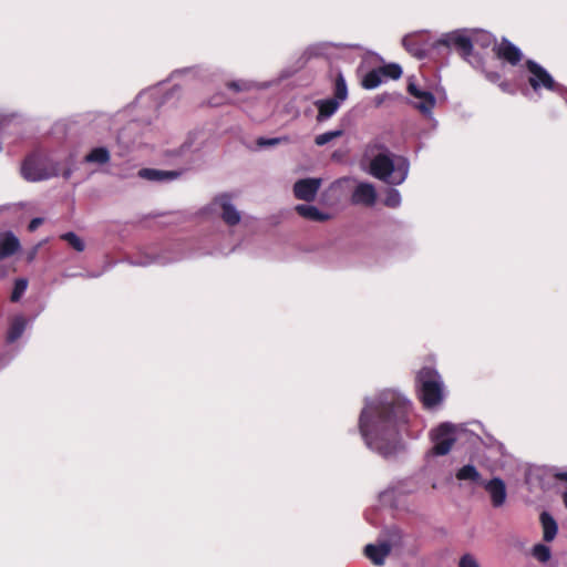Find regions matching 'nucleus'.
Masks as SVG:
<instances>
[{
  "label": "nucleus",
  "instance_id": "31",
  "mask_svg": "<svg viewBox=\"0 0 567 567\" xmlns=\"http://www.w3.org/2000/svg\"><path fill=\"white\" fill-rule=\"evenodd\" d=\"M341 135H342L341 130L326 132V133L317 135L315 138V143L318 146H323V145L330 143L332 140L340 137Z\"/></svg>",
  "mask_w": 567,
  "mask_h": 567
},
{
  "label": "nucleus",
  "instance_id": "36",
  "mask_svg": "<svg viewBox=\"0 0 567 567\" xmlns=\"http://www.w3.org/2000/svg\"><path fill=\"white\" fill-rule=\"evenodd\" d=\"M208 103L212 106H219V105L226 104L227 101H226V97L223 94H216V95L210 97Z\"/></svg>",
  "mask_w": 567,
  "mask_h": 567
},
{
  "label": "nucleus",
  "instance_id": "27",
  "mask_svg": "<svg viewBox=\"0 0 567 567\" xmlns=\"http://www.w3.org/2000/svg\"><path fill=\"white\" fill-rule=\"evenodd\" d=\"M61 240H64L71 246L75 251L82 252L85 249V244L75 233L69 231L65 234H62L60 236Z\"/></svg>",
  "mask_w": 567,
  "mask_h": 567
},
{
  "label": "nucleus",
  "instance_id": "14",
  "mask_svg": "<svg viewBox=\"0 0 567 567\" xmlns=\"http://www.w3.org/2000/svg\"><path fill=\"white\" fill-rule=\"evenodd\" d=\"M21 248L18 237L12 231L0 234V259L8 258Z\"/></svg>",
  "mask_w": 567,
  "mask_h": 567
},
{
  "label": "nucleus",
  "instance_id": "22",
  "mask_svg": "<svg viewBox=\"0 0 567 567\" xmlns=\"http://www.w3.org/2000/svg\"><path fill=\"white\" fill-rule=\"evenodd\" d=\"M27 327V320L23 316H16L9 326L8 332H7V341L9 343H12L17 341L22 333L24 332Z\"/></svg>",
  "mask_w": 567,
  "mask_h": 567
},
{
  "label": "nucleus",
  "instance_id": "40",
  "mask_svg": "<svg viewBox=\"0 0 567 567\" xmlns=\"http://www.w3.org/2000/svg\"><path fill=\"white\" fill-rule=\"evenodd\" d=\"M3 259H0V280L4 279L9 272H10V267L6 266L3 262H2Z\"/></svg>",
  "mask_w": 567,
  "mask_h": 567
},
{
  "label": "nucleus",
  "instance_id": "6",
  "mask_svg": "<svg viewBox=\"0 0 567 567\" xmlns=\"http://www.w3.org/2000/svg\"><path fill=\"white\" fill-rule=\"evenodd\" d=\"M439 45L455 50L464 60H468L473 52V40L460 31L445 34L434 44Z\"/></svg>",
  "mask_w": 567,
  "mask_h": 567
},
{
  "label": "nucleus",
  "instance_id": "9",
  "mask_svg": "<svg viewBox=\"0 0 567 567\" xmlns=\"http://www.w3.org/2000/svg\"><path fill=\"white\" fill-rule=\"evenodd\" d=\"M321 186L320 178L299 179L293 185V195L297 199L312 202Z\"/></svg>",
  "mask_w": 567,
  "mask_h": 567
},
{
  "label": "nucleus",
  "instance_id": "35",
  "mask_svg": "<svg viewBox=\"0 0 567 567\" xmlns=\"http://www.w3.org/2000/svg\"><path fill=\"white\" fill-rule=\"evenodd\" d=\"M460 567H481L477 560L471 554H465L461 557Z\"/></svg>",
  "mask_w": 567,
  "mask_h": 567
},
{
  "label": "nucleus",
  "instance_id": "4",
  "mask_svg": "<svg viewBox=\"0 0 567 567\" xmlns=\"http://www.w3.org/2000/svg\"><path fill=\"white\" fill-rule=\"evenodd\" d=\"M59 165L48 156L39 153L30 154L25 157L21 166V174L29 182H39L58 176Z\"/></svg>",
  "mask_w": 567,
  "mask_h": 567
},
{
  "label": "nucleus",
  "instance_id": "2",
  "mask_svg": "<svg viewBox=\"0 0 567 567\" xmlns=\"http://www.w3.org/2000/svg\"><path fill=\"white\" fill-rule=\"evenodd\" d=\"M393 157L394 155L388 151L375 155L370 162V174L390 185L402 184L408 177L409 162L401 156L394 162Z\"/></svg>",
  "mask_w": 567,
  "mask_h": 567
},
{
  "label": "nucleus",
  "instance_id": "18",
  "mask_svg": "<svg viewBox=\"0 0 567 567\" xmlns=\"http://www.w3.org/2000/svg\"><path fill=\"white\" fill-rule=\"evenodd\" d=\"M138 176L152 181V182H163V181H172L179 176V173L176 171H162L155 168H142L138 172Z\"/></svg>",
  "mask_w": 567,
  "mask_h": 567
},
{
  "label": "nucleus",
  "instance_id": "43",
  "mask_svg": "<svg viewBox=\"0 0 567 567\" xmlns=\"http://www.w3.org/2000/svg\"><path fill=\"white\" fill-rule=\"evenodd\" d=\"M563 501H564V505L566 506L567 508V492L564 494L563 496Z\"/></svg>",
  "mask_w": 567,
  "mask_h": 567
},
{
  "label": "nucleus",
  "instance_id": "39",
  "mask_svg": "<svg viewBox=\"0 0 567 567\" xmlns=\"http://www.w3.org/2000/svg\"><path fill=\"white\" fill-rule=\"evenodd\" d=\"M485 78L492 83H497V82H499L502 76L498 72L488 71V72H485Z\"/></svg>",
  "mask_w": 567,
  "mask_h": 567
},
{
  "label": "nucleus",
  "instance_id": "33",
  "mask_svg": "<svg viewBox=\"0 0 567 567\" xmlns=\"http://www.w3.org/2000/svg\"><path fill=\"white\" fill-rule=\"evenodd\" d=\"M288 142H289L288 136L272 137V138L259 137L257 140V145L260 147H265V146H275V145H279L281 143H288Z\"/></svg>",
  "mask_w": 567,
  "mask_h": 567
},
{
  "label": "nucleus",
  "instance_id": "13",
  "mask_svg": "<svg viewBox=\"0 0 567 567\" xmlns=\"http://www.w3.org/2000/svg\"><path fill=\"white\" fill-rule=\"evenodd\" d=\"M351 200L357 205L373 206L377 200V192L372 184L360 183L352 193Z\"/></svg>",
  "mask_w": 567,
  "mask_h": 567
},
{
  "label": "nucleus",
  "instance_id": "10",
  "mask_svg": "<svg viewBox=\"0 0 567 567\" xmlns=\"http://www.w3.org/2000/svg\"><path fill=\"white\" fill-rule=\"evenodd\" d=\"M409 94L419 99L420 102L414 106L423 114H430L435 106L436 100L430 91H423L414 82H409L406 87Z\"/></svg>",
  "mask_w": 567,
  "mask_h": 567
},
{
  "label": "nucleus",
  "instance_id": "41",
  "mask_svg": "<svg viewBox=\"0 0 567 567\" xmlns=\"http://www.w3.org/2000/svg\"><path fill=\"white\" fill-rule=\"evenodd\" d=\"M554 476L559 481L567 482V472H558Z\"/></svg>",
  "mask_w": 567,
  "mask_h": 567
},
{
  "label": "nucleus",
  "instance_id": "38",
  "mask_svg": "<svg viewBox=\"0 0 567 567\" xmlns=\"http://www.w3.org/2000/svg\"><path fill=\"white\" fill-rule=\"evenodd\" d=\"M43 221L44 220L41 217H35V218L31 219V221L28 225V230L31 233L35 231L38 229V227L43 224Z\"/></svg>",
  "mask_w": 567,
  "mask_h": 567
},
{
  "label": "nucleus",
  "instance_id": "1",
  "mask_svg": "<svg viewBox=\"0 0 567 567\" xmlns=\"http://www.w3.org/2000/svg\"><path fill=\"white\" fill-rule=\"evenodd\" d=\"M411 403L401 395L383 393L378 402L361 411L359 430L367 445L381 455L392 454L400 441V429L409 421Z\"/></svg>",
  "mask_w": 567,
  "mask_h": 567
},
{
  "label": "nucleus",
  "instance_id": "42",
  "mask_svg": "<svg viewBox=\"0 0 567 567\" xmlns=\"http://www.w3.org/2000/svg\"><path fill=\"white\" fill-rule=\"evenodd\" d=\"M373 148H377V150H380V151H385L386 150L383 144H374Z\"/></svg>",
  "mask_w": 567,
  "mask_h": 567
},
{
  "label": "nucleus",
  "instance_id": "26",
  "mask_svg": "<svg viewBox=\"0 0 567 567\" xmlns=\"http://www.w3.org/2000/svg\"><path fill=\"white\" fill-rule=\"evenodd\" d=\"M382 82V74L379 69L369 71L362 79V86L367 90H372L379 86Z\"/></svg>",
  "mask_w": 567,
  "mask_h": 567
},
{
  "label": "nucleus",
  "instance_id": "34",
  "mask_svg": "<svg viewBox=\"0 0 567 567\" xmlns=\"http://www.w3.org/2000/svg\"><path fill=\"white\" fill-rule=\"evenodd\" d=\"M226 87L231 90L233 92L238 93L247 91L249 89V85L244 81H229L226 83Z\"/></svg>",
  "mask_w": 567,
  "mask_h": 567
},
{
  "label": "nucleus",
  "instance_id": "20",
  "mask_svg": "<svg viewBox=\"0 0 567 567\" xmlns=\"http://www.w3.org/2000/svg\"><path fill=\"white\" fill-rule=\"evenodd\" d=\"M539 520L543 528V539L545 542L554 540L558 532V525L554 517L549 513L543 512L539 516Z\"/></svg>",
  "mask_w": 567,
  "mask_h": 567
},
{
  "label": "nucleus",
  "instance_id": "16",
  "mask_svg": "<svg viewBox=\"0 0 567 567\" xmlns=\"http://www.w3.org/2000/svg\"><path fill=\"white\" fill-rule=\"evenodd\" d=\"M402 44L405 50L413 56L422 60L426 56V45L421 41V37L417 34H410L403 38Z\"/></svg>",
  "mask_w": 567,
  "mask_h": 567
},
{
  "label": "nucleus",
  "instance_id": "25",
  "mask_svg": "<svg viewBox=\"0 0 567 567\" xmlns=\"http://www.w3.org/2000/svg\"><path fill=\"white\" fill-rule=\"evenodd\" d=\"M348 97V87L346 80L341 72H338L334 79V96L332 99H336L340 103L346 101Z\"/></svg>",
  "mask_w": 567,
  "mask_h": 567
},
{
  "label": "nucleus",
  "instance_id": "19",
  "mask_svg": "<svg viewBox=\"0 0 567 567\" xmlns=\"http://www.w3.org/2000/svg\"><path fill=\"white\" fill-rule=\"evenodd\" d=\"M295 209L301 217L313 221L323 223L331 218L329 214L319 210L312 205H297Z\"/></svg>",
  "mask_w": 567,
  "mask_h": 567
},
{
  "label": "nucleus",
  "instance_id": "23",
  "mask_svg": "<svg viewBox=\"0 0 567 567\" xmlns=\"http://www.w3.org/2000/svg\"><path fill=\"white\" fill-rule=\"evenodd\" d=\"M456 478L458 481H472L475 483H481V474L473 465H464L456 472Z\"/></svg>",
  "mask_w": 567,
  "mask_h": 567
},
{
  "label": "nucleus",
  "instance_id": "24",
  "mask_svg": "<svg viewBox=\"0 0 567 567\" xmlns=\"http://www.w3.org/2000/svg\"><path fill=\"white\" fill-rule=\"evenodd\" d=\"M110 161V152L105 147H95L86 156L85 162L105 164Z\"/></svg>",
  "mask_w": 567,
  "mask_h": 567
},
{
  "label": "nucleus",
  "instance_id": "11",
  "mask_svg": "<svg viewBox=\"0 0 567 567\" xmlns=\"http://www.w3.org/2000/svg\"><path fill=\"white\" fill-rule=\"evenodd\" d=\"M230 199L229 194H220L214 198V204L219 205L221 208V219L228 226H235L240 221V213L230 203Z\"/></svg>",
  "mask_w": 567,
  "mask_h": 567
},
{
  "label": "nucleus",
  "instance_id": "12",
  "mask_svg": "<svg viewBox=\"0 0 567 567\" xmlns=\"http://www.w3.org/2000/svg\"><path fill=\"white\" fill-rule=\"evenodd\" d=\"M485 491L488 493L491 497L492 505L494 507H501L504 505L506 501V485L504 481L499 477H494L487 482H482Z\"/></svg>",
  "mask_w": 567,
  "mask_h": 567
},
{
  "label": "nucleus",
  "instance_id": "28",
  "mask_svg": "<svg viewBox=\"0 0 567 567\" xmlns=\"http://www.w3.org/2000/svg\"><path fill=\"white\" fill-rule=\"evenodd\" d=\"M28 288V280L24 278H19L14 281L13 290L10 296V300L12 302H18L22 295L25 292Z\"/></svg>",
  "mask_w": 567,
  "mask_h": 567
},
{
  "label": "nucleus",
  "instance_id": "3",
  "mask_svg": "<svg viewBox=\"0 0 567 567\" xmlns=\"http://www.w3.org/2000/svg\"><path fill=\"white\" fill-rule=\"evenodd\" d=\"M417 396L425 409H432L444 399L443 382L439 372L430 367H423L415 377Z\"/></svg>",
  "mask_w": 567,
  "mask_h": 567
},
{
  "label": "nucleus",
  "instance_id": "21",
  "mask_svg": "<svg viewBox=\"0 0 567 567\" xmlns=\"http://www.w3.org/2000/svg\"><path fill=\"white\" fill-rule=\"evenodd\" d=\"M471 39L473 40V47L476 45L481 49L492 48L493 52L494 45H497L498 43L494 34L484 30L474 31Z\"/></svg>",
  "mask_w": 567,
  "mask_h": 567
},
{
  "label": "nucleus",
  "instance_id": "37",
  "mask_svg": "<svg viewBox=\"0 0 567 567\" xmlns=\"http://www.w3.org/2000/svg\"><path fill=\"white\" fill-rule=\"evenodd\" d=\"M498 87L504 93H507V94H514L515 93V90L513 89L512 84L508 81H501L498 83Z\"/></svg>",
  "mask_w": 567,
  "mask_h": 567
},
{
  "label": "nucleus",
  "instance_id": "7",
  "mask_svg": "<svg viewBox=\"0 0 567 567\" xmlns=\"http://www.w3.org/2000/svg\"><path fill=\"white\" fill-rule=\"evenodd\" d=\"M431 437L433 441L432 453L440 456L446 455L455 443L454 427L443 423L432 432Z\"/></svg>",
  "mask_w": 567,
  "mask_h": 567
},
{
  "label": "nucleus",
  "instance_id": "5",
  "mask_svg": "<svg viewBox=\"0 0 567 567\" xmlns=\"http://www.w3.org/2000/svg\"><path fill=\"white\" fill-rule=\"evenodd\" d=\"M525 68L529 72L528 84L534 92L545 89L550 92H559L561 85L554 80L550 73L534 60H526Z\"/></svg>",
  "mask_w": 567,
  "mask_h": 567
},
{
  "label": "nucleus",
  "instance_id": "15",
  "mask_svg": "<svg viewBox=\"0 0 567 567\" xmlns=\"http://www.w3.org/2000/svg\"><path fill=\"white\" fill-rule=\"evenodd\" d=\"M390 553L391 546L388 543L379 545L369 544L364 547L365 556L377 566L383 565Z\"/></svg>",
  "mask_w": 567,
  "mask_h": 567
},
{
  "label": "nucleus",
  "instance_id": "8",
  "mask_svg": "<svg viewBox=\"0 0 567 567\" xmlns=\"http://www.w3.org/2000/svg\"><path fill=\"white\" fill-rule=\"evenodd\" d=\"M494 55L512 66L518 65L524 58L520 49L506 38H503L497 45H494Z\"/></svg>",
  "mask_w": 567,
  "mask_h": 567
},
{
  "label": "nucleus",
  "instance_id": "17",
  "mask_svg": "<svg viewBox=\"0 0 567 567\" xmlns=\"http://www.w3.org/2000/svg\"><path fill=\"white\" fill-rule=\"evenodd\" d=\"M313 104L318 110L317 122L330 118L340 107V102L336 99L317 100Z\"/></svg>",
  "mask_w": 567,
  "mask_h": 567
},
{
  "label": "nucleus",
  "instance_id": "32",
  "mask_svg": "<svg viewBox=\"0 0 567 567\" xmlns=\"http://www.w3.org/2000/svg\"><path fill=\"white\" fill-rule=\"evenodd\" d=\"M384 205L390 208H395L401 204V195L400 193L394 188H389L384 200Z\"/></svg>",
  "mask_w": 567,
  "mask_h": 567
},
{
  "label": "nucleus",
  "instance_id": "30",
  "mask_svg": "<svg viewBox=\"0 0 567 567\" xmlns=\"http://www.w3.org/2000/svg\"><path fill=\"white\" fill-rule=\"evenodd\" d=\"M382 76L398 80L402 75V69L396 63L385 64L380 68Z\"/></svg>",
  "mask_w": 567,
  "mask_h": 567
},
{
  "label": "nucleus",
  "instance_id": "29",
  "mask_svg": "<svg viewBox=\"0 0 567 567\" xmlns=\"http://www.w3.org/2000/svg\"><path fill=\"white\" fill-rule=\"evenodd\" d=\"M532 554L540 563H547L550 559V548L544 544H536L533 547Z\"/></svg>",
  "mask_w": 567,
  "mask_h": 567
}]
</instances>
